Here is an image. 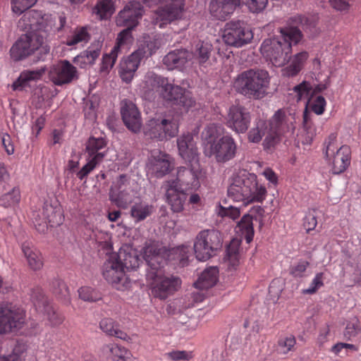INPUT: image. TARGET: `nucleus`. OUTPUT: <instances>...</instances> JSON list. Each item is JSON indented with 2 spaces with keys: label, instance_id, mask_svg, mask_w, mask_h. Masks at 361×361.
Listing matches in <instances>:
<instances>
[{
  "label": "nucleus",
  "instance_id": "1",
  "mask_svg": "<svg viewBox=\"0 0 361 361\" xmlns=\"http://www.w3.org/2000/svg\"><path fill=\"white\" fill-rule=\"evenodd\" d=\"M143 259L147 262L149 269L147 274L148 280H152L150 284L152 293L154 297L165 300L173 294L180 286V279L174 276H162L159 269L166 263V251L159 247L154 241H147L142 250Z\"/></svg>",
  "mask_w": 361,
  "mask_h": 361
},
{
  "label": "nucleus",
  "instance_id": "2",
  "mask_svg": "<svg viewBox=\"0 0 361 361\" xmlns=\"http://www.w3.org/2000/svg\"><path fill=\"white\" fill-rule=\"evenodd\" d=\"M281 39H267L264 40L260 51L263 56L275 66H282L290 58L292 44H298L302 37L301 31L295 27L281 30Z\"/></svg>",
  "mask_w": 361,
  "mask_h": 361
},
{
  "label": "nucleus",
  "instance_id": "3",
  "mask_svg": "<svg viewBox=\"0 0 361 361\" xmlns=\"http://www.w3.org/2000/svg\"><path fill=\"white\" fill-rule=\"evenodd\" d=\"M292 124L290 118L286 116L282 110H278L269 122L262 119L255 121V126L248 133V140L258 143L264 136V148L269 149L274 147L280 135L288 130Z\"/></svg>",
  "mask_w": 361,
  "mask_h": 361
},
{
  "label": "nucleus",
  "instance_id": "4",
  "mask_svg": "<svg viewBox=\"0 0 361 361\" xmlns=\"http://www.w3.org/2000/svg\"><path fill=\"white\" fill-rule=\"evenodd\" d=\"M266 195L267 189L258 182L257 176L246 171L234 175L228 188V196L235 202H243L244 204L262 202Z\"/></svg>",
  "mask_w": 361,
  "mask_h": 361
},
{
  "label": "nucleus",
  "instance_id": "5",
  "mask_svg": "<svg viewBox=\"0 0 361 361\" xmlns=\"http://www.w3.org/2000/svg\"><path fill=\"white\" fill-rule=\"evenodd\" d=\"M269 82L270 78L267 71L250 69L238 75L234 87L246 97L259 99L266 95Z\"/></svg>",
  "mask_w": 361,
  "mask_h": 361
},
{
  "label": "nucleus",
  "instance_id": "6",
  "mask_svg": "<svg viewBox=\"0 0 361 361\" xmlns=\"http://www.w3.org/2000/svg\"><path fill=\"white\" fill-rule=\"evenodd\" d=\"M148 6L158 3L163 5L159 6L152 14V23L159 28L181 20L185 12V0H140Z\"/></svg>",
  "mask_w": 361,
  "mask_h": 361
},
{
  "label": "nucleus",
  "instance_id": "7",
  "mask_svg": "<svg viewBox=\"0 0 361 361\" xmlns=\"http://www.w3.org/2000/svg\"><path fill=\"white\" fill-rule=\"evenodd\" d=\"M323 152L333 173L340 174L350 166V148L345 145L338 147L336 133H331L326 139Z\"/></svg>",
  "mask_w": 361,
  "mask_h": 361
},
{
  "label": "nucleus",
  "instance_id": "8",
  "mask_svg": "<svg viewBox=\"0 0 361 361\" xmlns=\"http://www.w3.org/2000/svg\"><path fill=\"white\" fill-rule=\"evenodd\" d=\"M222 245L221 233L215 229L200 231L195 237L193 248L199 261H207L216 254Z\"/></svg>",
  "mask_w": 361,
  "mask_h": 361
},
{
  "label": "nucleus",
  "instance_id": "9",
  "mask_svg": "<svg viewBox=\"0 0 361 361\" xmlns=\"http://www.w3.org/2000/svg\"><path fill=\"white\" fill-rule=\"evenodd\" d=\"M106 146V142L103 137H91L89 138L86 144L87 162L76 173V176L80 180H83L103 161L107 154Z\"/></svg>",
  "mask_w": 361,
  "mask_h": 361
},
{
  "label": "nucleus",
  "instance_id": "10",
  "mask_svg": "<svg viewBox=\"0 0 361 361\" xmlns=\"http://www.w3.org/2000/svg\"><path fill=\"white\" fill-rule=\"evenodd\" d=\"M44 39V35L41 31L22 35L11 48V57L15 61L27 57L43 45Z\"/></svg>",
  "mask_w": 361,
  "mask_h": 361
},
{
  "label": "nucleus",
  "instance_id": "11",
  "mask_svg": "<svg viewBox=\"0 0 361 361\" xmlns=\"http://www.w3.org/2000/svg\"><path fill=\"white\" fill-rule=\"evenodd\" d=\"M102 274L118 290H125L130 287V281L126 276L120 260L116 257V253L109 255L104 264Z\"/></svg>",
  "mask_w": 361,
  "mask_h": 361
},
{
  "label": "nucleus",
  "instance_id": "12",
  "mask_svg": "<svg viewBox=\"0 0 361 361\" xmlns=\"http://www.w3.org/2000/svg\"><path fill=\"white\" fill-rule=\"evenodd\" d=\"M252 38V30L243 22L231 21L224 26L222 39L227 45L239 48L250 43Z\"/></svg>",
  "mask_w": 361,
  "mask_h": 361
},
{
  "label": "nucleus",
  "instance_id": "13",
  "mask_svg": "<svg viewBox=\"0 0 361 361\" xmlns=\"http://www.w3.org/2000/svg\"><path fill=\"white\" fill-rule=\"evenodd\" d=\"M238 146L234 139L230 135L221 137L215 143L204 147V154L207 157H213L218 163H226L236 156Z\"/></svg>",
  "mask_w": 361,
  "mask_h": 361
},
{
  "label": "nucleus",
  "instance_id": "14",
  "mask_svg": "<svg viewBox=\"0 0 361 361\" xmlns=\"http://www.w3.org/2000/svg\"><path fill=\"white\" fill-rule=\"evenodd\" d=\"M25 320V313L23 309L0 304V335L20 329Z\"/></svg>",
  "mask_w": 361,
  "mask_h": 361
},
{
  "label": "nucleus",
  "instance_id": "15",
  "mask_svg": "<svg viewBox=\"0 0 361 361\" xmlns=\"http://www.w3.org/2000/svg\"><path fill=\"white\" fill-rule=\"evenodd\" d=\"M178 130L177 123L167 119H151L144 128V133L146 136L151 139H157L159 140L175 137L178 133Z\"/></svg>",
  "mask_w": 361,
  "mask_h": 361
},
{
  "label": "nucleus",
  "instance_id": "16",
  "mask_svg": "<svg viewBox=\"0 0 361 361\" xmlns=\"http://www.w3.org/2000/svg\"><path fill=\"white\" fill-rule=\"evenodd\" d=\"M190 169L180 167L177 172L176 180H169L176 182L178 188L183 190H196L200 185V180L202 176L200 163H188Z\"/></svg>",
  "mask_w": 361,
  "mask_h": 361
},
{
  "label": "nucleus",
  "instance_id": "17",
  "mask_svg": "<svg viewBox=\"0 0 361 361\" xmlns=\"http://www.w3.org/2000/svg\"><path fill=\"white\" fill-rule=\"evenodd\" d=\"M49 78L55 85H63L78 79V75L76 68L68 61L63 60L50 68Z\"/></svg>",
  "mask_w": 361,
  "mask_h": 361
},
{
  "label": "nucleus",
  "instance_id": "18",
  "mask_svg": "<svg viewBox=\"0 0 361 361\" xmlns=\"http://www.w3.org/2000/svg\"><path fill=\"white\" fill-rule=\"evenodd\" d=\"M250 123V115L247 109L240 105H232L228 111L226 125L237 133H244Z\"/></svg>",
  "mask_w": 361,
  "mask_h": 361
},
{
  "label": "nucleus",
  "instance_id": "19",
  "mask_svg": "<svg viewBox=\"0 0 361 361\" xmlns=\"http://www.w3.org/2000/svg\"><path fill=\"white\" fill-rule=\"evenodd\" d=\"M178 154L186 163H199V152L191 133H185L177 139Z\"/></svg>",
  "mask_w": 361,
  "mask_h": 361
},
{
  "label": "nucleus",
  "instance_id": "20",
  "mask_svg": "<svg viewBox=\"0 0 361 361\" xmlns=\"http://www.w3.org/2000/svg\"><path fill=\"white\" fill-rule=\"evenodd\" d=\"M142 13L143 9L139 3L130 2L118 13L116 23L119 27L133 28L137 25Z\"/></svg>",
  "mask_w": 361,
  "mask_h": 361
},
{
  "label": "nucleus",
  "instance_id": "21",
  "mask_svg": "<svg viewBox=\"0 0 361 361\" xmlns=\"http://www.w3.org/2000/svg\"><path fill=\"white\" fill-rule=\"evenodd\" d=\"M161 96L164 99L173 102L185 109H189L195 105V101L188 94L185 93L183 88L179 85L169 83V80L167 81V85L163 89Z\"/></svg>",
  "mask_w": 361,
  "mask_h": 361
},
{
  "label": "nucleus",
  "instance_id": "22",
  "mask_svg": "<svg viewBox=\"0 0 361 361\" xmlns=\"http://www.w3.org/2000/svg\"><path fill=\"white\" fill-rule=\"evenodd\" d=\"M145 54L146 51L144 49H138L121 61L119 74L124 82L127 83L131 82Z\"/></svg>",
  "mask_w": 361,
  "mask_h": 361
},
{
  "label": "nucleus",
  "instance_id": "23",
  "mask_svg": "<svg viewBox=\"0 0 361 361\" xmlns=\"http://www.w3.org/2000/svg\"><path fill=\"white\" fill-rule=\"evenodd\" d=\"M121 114L126 126L132 132H138L142 126L140 114L135 104L128 99L121 103Z\"/></svg>",
  "mask_w": 361,
  "mask_h": 361
},
{
  "label": "nucleus",
  "instance_id": "24",
  "mask_svg": "<svg viewBox=\"0 0 361 361\" xmlns=\"http://www.w3.org/2000/svg\"><path fill=\"white\" fill-rule=\"evenodd\" d=\"M147 169L157 178L164 176L171 169L169 156L159 150L154 151L148 159Z\"/></svg>",
  "mask_w": 361,
  "mask_h": 361
},
{
  "label": "nucleus",
  "instance_id": "25",
  "mask_svg": "<svg viewBox=\"0 0 361 361\" xmlns=\"http://www.w3.org/2000/svg\"><path fill=\"white\" fill-rule=\"evenodd\" d=\"M166 197L171 209L174 212H180L183 209L186 200L185 190L178 188L176 182L166 181L164 185Z\"/></svg>",
  "mask_w": 361,
  "mask_h": 361
},
{
  "label": "nucleus",
  "instance_id": "26",
  "mask_svg": "<svg viewBox=\"0 0 361 361\" xmlns=\"http://www.w3.org/2000/svg\"><path fill=\"white\" fill-rule=\"evenodd\" d=\"M116 257L120 260L124 269L135 270L142 262L137 250L130 245H123L116 253Z\"/></svg>",
  "mask_w": 361,
  "mask_h": 361
},
{
  "label": "nucleus",
  "instance_id": "27",
  "mask_svg": "<svg viewBox=\"0 0 361 361\" xmlns=\"http://www.w3.org/2000/svg\"><path fill=\"white\" fill-rule=\"evenodd\" d=\"M192 59V54L185 49H175L169 52L163 59V63L169 70L180 68Z\"/></svg>",
  "mask_w": 361,
  "mask_h": 361
},
{
  "label": "nucleus",
  "instance_id": "28",
  "mask_svg": "<svg viewBox=\"0 0 361 361\" xmlns=\"http://www.w3.org/2000/svg\"><path fill=\"white\" fill-rule=\"evenodd\" d=\"M135 182L131 180L126 175H120L114 182L111 187V193L119 199H126V201L130 200L127 198L134 192Z\"/></svg>",
  "mask_w": 361,
  "mask_h": 361
},
{
  "label": "nucleus",
  "instance_id": "29",
  "mask_svg": "<svg viewBox=\"0 0 361 361\" xmlns=\"http://www.w3.org/2000/svg\"><path fill=\"white\" fill-rule=\"evenodd\" d=\"M31 297L37 308L43 307L44 310L47 315V318L51 325L55 326L62 323L63 321V317L61 314L57 313L54 310L53 307L48 305L47 300L41 290H36L33 292Z\"/></svg>",
  "mask_w": 361,
  "mask_h": 361
},
{
  "label": "nucleus",
  "instance_id": "30",
  "mask_svg": "<svg viewBox=\"0 0 361 361\" xmlns=\"http://www.w3.org/2000/svg\"><path fill=\"white\" fill-rule=\"evenodd\" d=\"M238 3V0H212L209 6L210 12L217 19L225 20L233 13Z\"/></svg>",
  "mask_w": 361,
  "mask_h": 361
},
{
  "label": "nucleus",
  "instance_id": "31",
  "mask_svg": "<svg viewBox=\"0 0 361 361\" xmlns=\"http://www.w3.org/2000/svg\"><path fill=\"white\" fill-rule=\"evenodd\" d=\"M168 79L156 74L154 72H148L145 76L142 90L145 94H154L158 93L161 95L163 89L167 85Z\"/></svg>",
  "mask_w": 361,
  "mask_h": 361
},
{
  "label": "nucleus",
  "instance_id": "32",
  "mask_svg": "<svg viewBox=\"0 0 361 361\" xmlns=\"http://www.w3.org/2000/svg\"><path fill=\"white\" fill-rule=\"evenodd\" d=\"M102 356L107 361H130L132 354L124 347L109 343L102 347Z\"/></svg>",
  "mask_w": 361,
  "mask_h": 361
},
{
  "label": "nucleus",
  "instance_id": "33",
  "mask_svg": "<svg viewBox=\"0 0 361 361\" xmlns=\"http://www.w3.org/2000/svg\"><path fill=\"white\" fill-rule=\"evenodd\" d=\"M307 51L296 54L292 58H289L290 63L281 70L282 75L286 77H293L299 73L308 59Z\"/></svg>",
  "mask_w": 361,
  "mask_h": 361
},
{
  "label": "nucleus",
  "instance_id": "34",
  "mask_svg": "<svg viewBox=\"0 0 361 361\" xmlns=\"http://www.w3.org/2000/svg\"><path fill=\"white\" fill-rule=\"evenodd\" d=\"M219 270L215 267L206 269L195 283L199 289H207L214 286L218 281Z\"/></svg>",
  "mask_w": 361,
  "mask_h": 361
},
{
  "label": "nucleus",
  "instance_id": "35",
  "mask_svg": "<svg viewBox=\"0 0 361 361\" xmlns=\"http://www.w3.org/2000/svg\"><path fill=\"white\" fill-rule=\"evenodd\" d=\"M235 231L237 233H239L241 238L245 239L247 243H250L254 236L252 216L249 214L243 215L235 227Z\"/></svg>",
  "mask_w": 361,
  "mask_h": 361
},
{
  "label": "nucleus",
  "instance_id": "36",
  "mask_svg": "<svg viewBox=\"0 0 361 361\" xmlns=\"http://www.w3.org/2000/svg\"><path fill=\"white\" fill-rule=\"evenodd\" d=\"M154 212L153 205L145 202L135 203L130 208L131 216L135 221L139 222L151 216Z\"/></svg>",
  "mask_w": 361,
  "mask_h": 361
},
{
  "label": "nucleus",
  "instance_id": "37",
  "mask_svg": "<svg viewBox=\"0 0 361 361\" xmlns=\"http://www.w3.org/2000/svg\"><path fill=\"white\" fill-rule=\"evenodd\" d=\"M22 250L26 257L28 264L34 270L40 269L43 263L40 253L29 243L22 245Z\"/></svg>",
  "mask_w": 361,
  "mask_h": 361
},
{
  "label": "nucleus",
  "instance_id": "38",
  "mask_svg": "<svg viewBox=\"0 0 361 361\" xmlns=\"http://www.w3.org/2000/svg\"><path fill=\"white\" fill-rule=\"evenodd\" d=\"M213 47L208 42H199L195 45V49L192 54L194 58L200 65L204 64L210 57Z\"/></svg>",
  "mask_w": 361,
  "mask_h": 361
},
{
  "label": "nucleus",
  "instance_id": "39",
  "mask_svg": "<svg viewBox=\"0 0 361 361\" xmlns=\"http://www.w3.org/2000/svg\"><path fill=\"white\" fill-rule=\"evenodd\" d=\"M44 73L43 70H26L23 71L18 80L13 85V89L17 90L19 87L23 88L25 87L30 81L39 80Z\"/></svg>",
  "mask_w": 361,
  "mask_h": 361
},
{
  "label": "nucleus",
  "instance_id": "40",
  "mask_svg": "<svg viewBox=\"0 0 361 361\" xmlns=\"http://www.w3.org/2000/svg\"><path fill=\"white\" fill-rule=\"evenodd\" d=\"M222 133V128L219 125L210 123L207 126L202 132V139L204 142V147L212 145L217 142V138Z\"/></svg>",
  "mask_w": 361,
  "mask_h": 361
},
{
  "label": "nucleus",
  "instance_id": "41",
  "mask_svg": "<svg viewBox=\"0 0 361 361\" xmlns=\"http://www.w3.org/2000/svg\"><path fill=\"white\" fill-rule=\"evenodd\" d=\"M315 135L316 128L305 111L303 116V130L299 136V140L303 145H310Z\"/></svg>",
  "mask_w": 361,
  "mask_h": 361
},
{
  "label": "nucleus",
  "instance_id": "42",
  "mask_svg": "<svg viewBox=\"0 0 361 361\" xmlns=\"http://www.w3.org/2000/svg\"><path fill=\"white\" fill-rule=\"evenodd\" d=\"M99 326L102 331L108 335L114 336L123 340L127 338V334L118 328L112 319L104 318L102 319Z\"/></svg>",
  "mask_w": 361,
  "mask_h": 361
},
{
  "label": "nucleus",
  "instance_id": "43",
  "mask_svg": "<svg viewBox=\"0 0 361 361\" xmlns=\"http://www.w3.org/2000/svg\"><path fill=\"white\" fill-rule=\"evenodd\" d=\"M53 292L66 305L71 303L69 289L65 282L60 279H56L52 282Z\"/></svg>",
  "mask_w": 361,
  "mask_h": 361
},
{
  "label": "nucleus",
  "instance_id": "44",
  "mask_svg": "<svg viewBox=\"0 0 361 361\" xmlns=\"http://www.w3.org/2000/svg\"><path fill=\"white\" fill-rule=\"evenodd\" d=\"M94 12L101 19L107 18L114 12V8L111 0H101L94 8Z\"/></svg>",
  "mask_w": 361,
  "mask_h": 361
},
{
  "label": "nucleus",
  "instance_id": "45",
  "mask_svg": "<svg viewBox=\"0 0 361 361\" xmlns=\"http://www.w3.org/2000/svg\"><path fill=\"white\" fill-rule=\"evenodd\" d=\"M44 214L51 227L61 225L63 221L61 211L59 209H54L51 206L45 207Z\"/></svg>",
  "mask_w": 361,
  "mask_h": 361
},
{
  "label": "nucleus",
  "instance_id": "46",
  "mask_svg": "<svg viewBox=\"0 0 361 361\" xmlns=\"http://www.w3.org/2000/svg\"><path fill=\"white\" fill-rule=\"evenodd\" d=\"M297 97V100L307 99L310 101L312 97V85L310 82L303 81L293 89Z\"/></svg>",
  "mask_w": 361,
  "mask_h": 361
},
{
  "label": "nucleus",
  "instance_id": "47",
  "mask_svg": "<svg viewBox=\"0 0 361 361\" xmlns=\"http://www.w3.org/2000/svg\"><path fill=\"white\" fill-rule=\"evenodd\" d=\"M295 343V338L292 335L281 337L278 341L276 350L279 354L286 355L294 349Z\"/></svg>",
  "mask_w": 361,
  "mask_h": 361
},
{
  "label": "nucleus",
  "instance_id": "48",
  "mask_svg": "<svg viewBox=\"0 0 361 361\" xmlns=\"http://www.w3.org/2000/svg\"><path fill=\"white\" fill-rule=\"evenodd\" d=\"M361 332V325L357 317L350 318L346 323L343 336L348 339L355 337Z\"/></svg>",
  "mask_w": 361,
  "mask_h": 361
},
{
  "label": "nucleus",
  "instance_id": "49",
  "mask_svg": "<svg viewBox=\"0 0 361 361\" xmlns=\"http://www.w3.org/2000/svg\"><path fill=\"white\" fill-rule=\"evenodd\" d=\"M37 0H11V11L17 16H20L25 11L33 6Z\"/></svg>",
  "mask_w": 361,
  "mask_h": 361
},
{
  "label": "nucleus",
  "instance_id": "50",
  "mask_svg": "<svg viewBox=\"0 0 361 361\" xmlns=\"http://www.w3.org/2000/svg\"><path fill=\"white\" fill-rule=\"evenodd\" d=\"M90 36L85 27H80L75 30L73 34L67 39L66 44L73 46L80 42H87Z\"/></svg>",
  "mask_w": 361,
  "mask_h": 361
},
{
  "label": "nucleus",
  "instance_id": "51",
  "mask_svg": "<svg viewBox=\"0 0 361 361\" xmlns=\"http://www.w3.org/2000/svg\"><path fill=\"white\" fill-rule=\"evenodd\" d=\"M240 247V241L237 239L231 240L226 248V255L225 259L228 260L233 265H235L238 261V250Z\"/></svg>",
  "mask_w": 361,
  "mask_h": 361
},
{
  "label": "nucleus",
  "instance_id": "52",
  "mask_svg": "<svg viewBox=\"0 0 361 361\" xmlns=\"http://www.w3.org/2000/svg\"><path fill=\"white\" fill-rule=\"evenodd\" d=\"M310 263L305 260H300L290 267L289 273L294 278H302L307 276V269Z\"/></svg>",
  "mask_w": 361,
  "mask_h": 361
},
{
  "label": "nucleus",
  "instance_id": "53",
  "mask_svg": "<svg viewBox=\"0 0 361 361\" xmlns=\"http://www.w3.org/2000/svg\"><path fill=\"white\" fill-rule=\"evenodd\" d=\"M78 294L80 299L87 302H96L101 299L100 294L88 286L80 288L78 290Z\"/></svg>",
  "mask_w": 361,
  "mask_h": 361
},
{
  "label": "nucleus",
  "instance_id": "54",
  "mask_svg": "<svg viewBox=\"0 0 361 361\" xmlns=\"http://www.w3.org/2000/svg\"><path fill=\"white\" fill-rule=\"evenodd\" d=\"M310 104L311 109L317 115L322 114L325 111L326 102L324 97L317 96L312 97L310 101L307 102V104Z\"/></svg>",
  "mask_w": 361,
  "mask_h": 361
},
{
  "label": "nucleus",
  "instance_id": "55",
  "mask_svg": "<svg viewBox=\"0 0 361 361\" xmlns=\"http://www.w3.org/2000/svg\"><path fill=\"white\" fill-rule=\"evenodd\" d=\"M133 28L126 27L121 31L117 37L116 44L113 48L118 52L119 49L124 45L128 44L132 41L131 30Z\"/></svg>",
  "mask_w": 361,
  "mask_h": 361
},
{
  "label": "nucleus",
  "instance_id": "56",
  "mask_svg": "<svg viewBox=\"0 0 361 361\" xmlns=\"http://www.w3.org/2000/svg\"><path fill=\"white\" fill-rule=\"evenodd\" d=\"M20 200V190L17 188H13L11 191L6 193L2 197V201L5 207H10L18 204Z\"/></svg>",
  "mask_w": 361,
  "mask_h": 361
},
{
  "label": "nucleus",
  "instance_id": "57",
  "mask_svg": "<svg viewBox=\"0 0 361 361\" xmlns=\"http://www.w3.org/2000/svg\"><path fill=\"white\" fill-rule=\"evenodd\" d=\"M117 56L118 51L114 49L111 51L109 54L104 55L102 58L100 71L108 72L114 66Z\"/></svg>",
  "mask_w": 361,
  "mask_h": 361
},
{
  "label": "nucleus",
  "instance_id": "58",
  "mask_svg": "<svg viewBox=\"0 0 361 361\" xmlns=\"http://www.w3.org/2000/svg\"><path fill=\"white\" fill-rule=\"evenodd\" d=\"M317 211L315 209L309 210L304 217L303 226L307 232L315 228L317 225Z\"/></svg>",
  "mask_w": 361,
  "mask_h": 361
},
{
  "label": "nucleus",
  "instance_id": "59",
  "mask_svg": "<svg viewBox=\"0 0 361 361\" xmlns=\"http://www.w3.org/2000/svg\"><path fill=\"white\" fill-rule=\"evenodd\" d=\"M324 274L322 272L317 273L309 287L307 289L302 290L305 294H313L317 292L318 289L324 286Z\"/></svg>",
  "mask_w": 361,
  "mask_h": 361
},
{
  "label": "nucleus",
  "instance_id": "60",
  "mask_svg": "<svg viewBox=\"0 0 361 361\" xmlns=\"http://www.w3.org/2000/svg\"><path fill=\"white\" fill-rule=\"evenodd\" d=\"M166 356L174 361L189 360L192 357V353L186 350H172L166 354Z\"/></svg>",
  "mask_w": 361,
  "mask_h": 361
},
{
  "label": "nucleus",
  "instance_id": "61",
  "mask_svg": "<svg viewBox=\"0 0 361 361\" xmlns=\"http://www.w3.org/2000/svg\"><path fill=\"white\" fill-rule=\"evenodd\" d=\"M24 350V346L18 345L15 346L11 354L0 356V361H22Z\"/></svg>",
  "mask_w": 361,
  "mask_h": 361
},
{
  "label": "nucleus",
  "instance_id": "62",
  "mask_svg": "<svg viewBox=\"0 0 361 361\" xmlns=\"http://www.w3.org/2000/svg\"><path fill=\"white\" fill-rule=\"evenodd\" d=\"M252 13L262 11L267 6L268 0H243Z\"/></svg>",
  "mask_w": 361,
  "mask_h": 361
},
{
  "label": "nucleus",
  "instance_id": "63",
  "mask_svg": "<svg viewBox=\"0 0 361 361\" xmlns=\"http://www.w3.org/2000/svg\"><path fill=\"white\" fill-rule=\"evenodd\" d=\"M218 214L222 217L227 216L233 220H235L240 216V212L238 208L232 206L228 207L220 206Z\"/></svg>",
  "mask_w": 361,
  "mask_h": 361
},
{
  "label": "nucleus",
  "instance_id": "64",
  "mask_svg": "<svg viewBox=\"0 0 361 361\" xmlns=\"http://www.w3.org/2000/svg\"><path fill=\"white\" fill-rule=\"evenodd\" d=\"M162 45L159 37H153L146 42V49L142 48L146 51L145 56H152Z\"/></svg>",
  "mask_w": 361,
  "mask_h": 361
}]
</instances>
